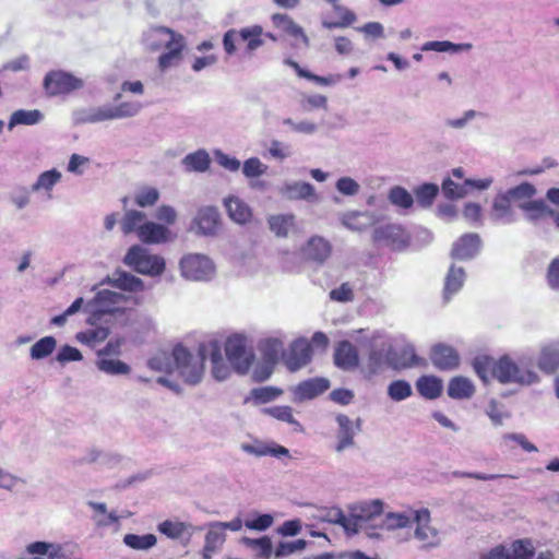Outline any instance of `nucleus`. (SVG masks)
<instances>
[{
    "label": "nucleus",
    "mask_w": 559,
    "mask_h": 559,
    "mask_svg": "<svg viewBox=\"0 0 559 559\" xmlns=\"http://www.w3.org/2000/svg\"><path fill=\"white\" fill-rule=\"evenodd\" d=\"M280 193L290 201L302 200L313 203L320 199L316 188L310 182L305 181H285L280 188Z\"/></svg>",
    "instance_id": "obj_16"
},
{
    "label": "nucleus",
    "mask_w": 559,
    "mask_h": 559,
    "mask_svg": "<svg viewBox=\"0 0 559 559\" xmlns=\"http://www.w3.org/2000/svg\"><path fill=\"white\" fill-rule=\"evenodd\" d=\"M222 522L219 521L210 522L205 525L206 534L201 551L203 559H212L214 554L221 551L226 540V533L222 530Z\"/></svg>",
    "instance_id": "obj_19"
},
{
    "label": "nucleus",
    "mask_w": 559,
    "mask_h": 559,
    "mask_svg": "<svg viewBox=\"0 0 559 559\" xmlns=\"http://www.w3.org/2000/svg\"><path fill=\"white\" fill-rule=\"evenodd\" d=\"M419 394L428 400H435L442 392V381L433 376H423L416 381Z\"/></svg>",
    "instance_id": "obj_43"
},
{
    "label": "nucleus",
    "mask_w": 559,
    "mask_h": 559,
    "mask_svg": "<svg viewBox=\"0 0 559 559\" xmlns=\"http://www.w3.org/2000/svg\"><path fill=\"white\" fill-rule=\"evenodd\" d=\"M330 388V381L326 378H312L301 381L294 389V401L304 402L312 400Z\"/></svg>",
    "instance_id": "obj_22"
},
{
    "label": "nucleus",
    "mask_w": 559,
    "mask_h": 559,
    "mask_svg": "<svg viewBox=\"0 0 559 559\" xmlns=\"http://www.w3.org/2000/svg\"><path fill=\"white\" fill-rule=\"evenodd\" d=\"M311 345L307 340L300 338L295 341L285 357L286 367L295 372L305 367L311 360Z\"/></svg>",
    "instance_id": "obj_20"
},
{
    "label": "nucleus",
    "mask_w": 559,
    "mask_h": 559,
    "mask_svg": "<svg viewBox=\"0 0 559 559\" xmlns=\"http://www.w3.org/2000/svg\"><path fill=\"white\" fill-rule=\"evenodd\" d=\"M260 349L264 360L277 364L284 352V343L280 338H266L261 343Z\"/></svg>",
    "instance_id": "obj_55"
},
{
    "label": "nucleus",
    "mask_w": 559,
    "mask_h": 559,
    "mask_svg": "<svg viewBox=\"0 0 559 559\" xmlns=\"http://www.w3.org/2000/svg\"><path fill=\"white\" fill-rule=\"evenodd\" d=\"M225 353L228 362L239 374H246L254 360L253 349L248 346L247 338L239 334L226 340Z\"/></svg>",
    "instance_id": "obj_8"
},
{
    "label": "nucleus",
    "mask_w": 559,
    "mask_h": 559,
    "mask_svg": "<svg viewBox=\"0 0 559 559\" xmlns=\"http://www.w3.org/2000/svg\"><path fill=\"white\" fill-rule=\"evenodd\" d=\"M159 200V191L153 187H143L134 194V203L140 207H150Z\"/></svg>",
    "instance_id": "obj_60"
},
{
    "label": "nucleus",
    "mask_w": 559,
    "mask_h": 559,
    "mask_svg": "<svg viewBox=\"0 0 559 559\" xmlns=\"http://www.w3.org/2000/svg\"><path fill=\"white\" fill-rule=\"evenodd\" d=\"M497 366V359L489 356H477L473 361V368L476 374L487 383L491 379H495V369Z\"/></svg>",
    "instance_id": "obj_47"
},
{
    "label": "nucleus",
    "mask_w": 559,
    "mask_h": 559,
    "mask_svg": "<svg viewBox=\"0 0 559 559\" xmlns=\"http://www.w3.org/2000/svg\"><path fill=\"white\" fill-rule=\"evenodd\" d=\"M123 544L131 549L146 551L157 544V538L154 534H126L123 536Z\"/></svg>",
    "instance_id": "obj_49"
},
{
    "label": "nucleus",
    "mask_w": 559,
    "mask_h": 559,
    "mask_svg": "<svg viewBox=\"0 0 559 559\" xmlns=\"http://www.w3.org/2000/svg\"><path fill=\"white\" fill-rule=\"evenodd\" d=\"M372 240L379 246H385L393 250H401L408 243V236L404 228L396 224H386L377 227L372 233Z\"/></svg>",
    "instance_id": "obj_13"
},
{
    "label": "nucleus",
    "mask_w": 559,
    "mask_h": 559,
    "mask_svg": "<svg viewBox=\"0 0 559 559\" xmlns=\"http://www.w3.org/2000/svg\"><path fill=\"white\" fill-rule=\"evenodd\" d=\"M142 109L139 102H123L118 105L106 104L98 107H91L75 114L79 123H97L107 120H117L136 116Z\"/></svg>",
    "instance_id": "obj_5"
},
{
    "label": "nucleus",
    "mask_w": 559,
    "mask_h": 559,
    "mask_svg": "<svg viewBox=\"0 0 559 559\" xmlns=\"http://www.w3.org/2000/svg\"><path fill=\"white\" fill-rule=\"evenodd\" d=\"M474 392L475 386L473 382L465 377H455L448 385V395L454 400L469 399Z\"/></svg>",
    "instance_id": "obj_42"
},
{
    "label": "nucleus",
    "mask_w": 559,
    "mask_h": 559,
    "mask_svg": "<svg viewBox=\"0 0 559 559\" xmlns=\"http://www.w3.org/2000/svg\"><path fill=\"white\" fill-rule=\"evenodd\" d=\"M430 359L441 370H452L459 366L460 356L457 352L445 344H436L431 348Z\"/></svg>",
    "instance_id": "obj_24"
},
{
    "label": "nucleus",
    "mask_w": 559,
    "mask_h": 559,
    "mask_svg": "<svg viewBox=\"0 0 559 559\" xmlns=\"http://www.w3.org/2000/svg\"><path fill=\"white\" fill-rule=\"evenodd\" d=\"M180 271L189 281H209L213 277L215 267L206 255L192 253L180 260Z\"/></svg>",
    "instance_id": "obj_10"
},
{
    "label": "nucleus",
    "mask_w": 559,
    "mask_h": 559,
    "mask_svg": "<svg viewBox=\"0 0 559 559\" xmlns=\"http://www.w3.org/2000/svg\"><path fill=\"white\" fill-rule=\"evenodd\" d=\"M335 189L345 197H355L360 191V185L352 177H341L335 182Z\"/></svg>",
    "instance_id": "obj_63"
},
{
    "label": "nucleus",
    "mask_w": 559,
    "mask_h": 559,
    "mask_svg": "<svg viewBox=\"0 0 559 559\" xmlns=\"http://www.w3.org/2000/svg\"><path fill=\"white\" fill-rule=\"evenodd\" d=\"M207 356L212 362L213 377L217 381L226 380L230 374V367L223 357L219 342L215 340L201 343L197 356H192L182 345H176L170 356L160 354L151 358L148 367L156 371L177 372L187 384L195 385L203 377Z\"/></svg>",
    "instance_id": "obj_1"
},
{
    "label": "nucleus",
    "mask_w": 559,
    "mask_h": 559,
    "mask_svg": "<svg viewBox=\"0 0 559 559\" xmlns=\"http://www.w3.org/2000/svg\"><path fill=\"white\" fill-rule=\"evenodd\" d=\"M108 282L112 286L127 292H141L144 289L141 278L122 271L114 273L111 277H108Z\"/></svg>",
    "instance_id": "obj_39"
},
{
    "label": "nucleus",
    "mask_w": 559,
    "mask_h": 559,
    "mask_svg": "<svg viewBox=\"0 0 559 559\" xmlns=\"http://www.w3.org/2000/svg\"><path fill=\"white\" fill-rule=\"evenodd\" d=\"M157 530L170 539H180L185 536L189 539L194 533V526L192 524L171 520L160 522L157 525Z\"/></svg>",
    "instance_id": "obj_30"
},
{
    "label": "nucleus",
    "mask_w": 559,
    "mask_h": 559,
    "mask_svg": "<svg viewBox=\"0 0 559 559\" xmlns=\"http://www.w3.org/2000/svg\"><path fill=\"white\" fill-rule=\"evenodd\" d=\"M510 559H532L535 548L530 539H520L507 548Z\"/></svg>",
    "instance_id": "obj_57"
},
{
    "label": "nucleus",
    "mask_w": 559,
    "mask_h": 559,
    "mask_svg": "<svg viewBox=\"0 0 559 559\" xmlns=\"http://www.w3.org/2000/svg\"><path fill=\"white\" fill-rule=\"evenodd\" d=\"M384 502L380 499L366 500L347 506V525L345 526V534L347 536L357 535L360 531H365L369 537H379V534L371 531L379 525L377 520L383 513Z\"/></svg>",
    "instance_id": "obj_3"
},
{
    "label": "nucleus",
    "mask_w": 559,
    "mask_h": 559,
    "mask_svg": "<svg viewBox=\"0 0 559 559\" xmlns=\"http://www.w3.org/2000/svg\"><path fill=\"white\" fill-rule=\"evenodd\" d=\"M147 221L146 214L140 210H124L123 216L120 221V228L124 235L140 233L142 226Z\"/></svg>",
    "instance_id": "obj_36"
},
{
    "label": "nucleus",
    "mask_w": 559,
    "mask_h": 559,
    "mask_svg": "<svg viewBox=\"0 0 559 559\" xmlns=\"http://www.w3.org/2000/svg\"><path fill=\"white\" fill-rule=\"evenodd\" d=\"M26 550L31 555H46L49 559H61L67 557L66 547L60 544L35 542L29 544Z\"/></svg>",
    "instance_id": "obj_41"
},
{
    "label": "nucleus",
    "mask_w": 559,
    "mask_h": 559,
    "mask_svg": "<svg viewBox=\"0 0 559 559\" xmlns=\"http://www.w3.org/2000/svg\"><path fill=\"white\" fill-rule=\"evenodd\" d=\"M514 206L523 210L537 194L536 187L531 182H521L510 189L503 190Z\"/></svg>",
    "instance_id": "obj_28"
},
{
    "label": "nucleus",
    "mask_w": 559,
    "mask_h": 559,
    "mask_svg": "<svg viewBox=\"0 0 559 559\" xmlns=\"http://www.w3.org/2000/svg\"><path fill=\"white\" fill-rule=\"evenodd\" d=\"M96 367L102 372L110 376H124L131 372V368L128 364L114 358H99L96 361Z\"/></svg>",
    "instance_id": "obj_50"
},
{
    "label": "nucleus",
    "mask_w": 559,
    "mask_h": 559,
    "mask_svg": "<svg viewBox=\"0 0 559 559\" xmlns=\"http://www.w3.org/2000/svg\"><path fill=\"white\" fill-rule=\"evenodd\" d=\"M123 262L138 273L151 276H158L165 270V260L157 254H151L140 245H134L128 250Z\"/></svg>",
    "instance_id": "obj_7"
},
{
    "label": "nucleus",
    "mask_w": 559,
    "mask_h": 559,
    "mask_svg": "<svg viewBox=\"0 0 559 559\" xmlns=\"http://www.w3.org/2000/svg\"><path fill=\"white\" fill-rule=\"evenodd\" d=\"M414 511L415 510L405 512H389L384 515L379 525H372V527H378L385 531H395L408 527L413 523Z\"/></svg>",
    "instance_id": "obj_31"
},
{
    "label": "nucleus",
    "mask_w": 559,
    "mask_h": 559,
    "mask_svg": "<svg viewBox=\"0 0 559 559\" xmlns=\"http://www.w3.org/2000/svg\"><path fill=\"white\" fill-rule=\"evenodd\" d=\"M317 519L323 522H328L330 524H337L342 526L344 530L345 526L347 525V516L338 507L320 509Z\"/></svg>",
    "instance_id": "obj_59"
},
{
    "label": "nucleus",
    "mask_w": 559,
    "mask_h": 559,
    "mask_svg": "<svg viewBox=\"0 0 559 559\" xmlns=\"http://www.w3.org/2000/svg\"><path fill=\"white\" fill-rule=\"evenodd\" d=\"M549 210L550 207L544 200L533 199L522 211L525 213L527 221L531 223H537L544 215H549Z\"/></svg>",
    "instance_id": "obj_58"
},
{
    "label": "nucleus",
    "mask_w": 559,
    "mask_h": 559,
    "mask_svg": "<svg viewBox=\"0 0 559 559\" xmlns=\"http://www.w3.org/2000/svg\"><path fill=\"white\" fill-rule=\"evenodd\" d=\"M129 297L121 293L112 292L109 289L99 290L95 298L86 304L85 311L98 314H112L116 312L123 311Z\"/></svg>",
    "instance_id": "obj_9"
},
{
    "label": "nucleus",
    "mask_w": 559,
    "mask_h": 559,
    "mask_svg": "<svg viewBox=\"0 0 559 559\" xmlns=\"http://www.w3.org/2000/svg\"><path fill=\"white\" fill-rule=\"evenodd\" d=\"M337 423L336 443L334 450L337 453L354 448L356 445L355 437L357 436L354 429V421L345 414H337L335 417Z\"/></svg>",
    "instance_id": "obj_18"
},
{
    "label": "nucleus",
    "mask_w": 559,
    "mask_h": 559,
    "mask_svg": "<svg viewBox=\"0 0 559 559\" xmlns=\"http://www.w3.org/2000/svg\"><path fill=\"white\" fill-rule=\"evenodd\" d=\"M430 511L426 508L415 510L413 523L416 524L414 536L424 544L425 548H435L440 545L439 531L431 526Z\"/></svg>",
    "instance_id": "obj_12"
},
{
    "label": "nucleus",
    "mask_w": 559,
    "mask_h": 559,
    "mask_svg": "<svg viewBox=\"0 0 559 559\" xmlns=\"http://www.w3.org/2000/svg\"><path fill=\"white\" fill-rule=\"evenodd\" d=\"M43 84L48 96L69 94L84 85L83 80L60 70L47 73Z\"/></svg>",
    "instance_id": "obj_11"
},
{
    "label": "nucleus",
    "mask_w": 559,
    "mask_h": 559,
    "mask_svg": "<svg viewBox=\"0 0 559 559\" xmlns=\"http://www.w3.org/2000/svg\"><path fill=\"white\" fill-rule=\"evenodd\" d=\"M263 413L272 416L273 418L285 421L294 427L295 431L301 432L304 430L301 424L295 419L293 408L290 406H273L264 408Z\"/></svg>",
    "instance_id": "obj_51"
},
{
    "label": "nucleus",
    "mask_w": 559,
    "mask_h": 559,
    "mask_svg": "<svg viewBox=\"0 0 559 559\" xmlns=\"http://www.w3.org/2000/svg\"><path fill=\"white\" fill-rule=\"evenodd\" d=\"M464 281V269L451 265L444 280L443 299L445 302L462 288Z\"/></svg>",
    "instance_id": "obj_35"
},
{
    "label": "nucleus",
    "mask_w": 559,
    "mask_h": 559,
    "mask_svg": "<svg viewBox=\"0 0 559 559\" xmlns=\"http://www.w3.org/2000/svg\"><path fill=\"white\" fill-rule=\"evenodd\" d=\"M228 216L238 224H246L252 214L249 205L238 197H228L224 200Z\"/></svg>",
    "instance_id": "obj_29"
},
{
    "label": "nucleus",
    "mask_w": 559,
    "mask_h": 559,
    "mask_svg": "<svg viewBox=\"0 0 559 559\" xmlns=\"http://www.w3.org/2000/svg\"><path fill=\"white\" fill-rule=\"evenodd\" d=\"M57 347V340L53 336H44L32 345L29 356L33 360H41L49 357Z\"/></svg>",
    "instance_id": "obj_46"
},
{
    "label": "nucleus",
    "mask_w": 559,
    "mask_h": 559,
    "mask_svg": "<svg viewBox=\"0 0 559 559\" xmlns=\"http://www.w3.org/2000/svg\"><path fill=\"white\" fill-rule=\"evenodd\" d=\"M138 238L143 243H165L174 240L175 236L171 230L158 223L146 221L145 225L141 227Z\"/></svg>",
    "instance_id": "obj_23"
},
{
    "label": "nucleus",
    "mask_w": 559,
    "mask_h": 559,
    "mask_svg": "<svg viewBox=\"0 0 559 559\" xmlns=\"http://www.w3.org/2000/svg\"><path fill=\"white\" fill-rule=\"evenodd\" d=\"M472 44L463 43V44H453L448 40L442 41H427L423 45V51H438V52H460V51H468L472 49Z\"/></svg>",
    "instance_id": "obj_54"
},
{
    "label": "nucleus",
    "mask_w": 559,
    "mask_h": 559,
    "mask_svg": "<svg viewBox=\"0 0 559 559\" xmlns=\"http://www.w3.org/2000/svg\"><path fill=\"white\" fill-rule=\"evenodd\" d=\"M267 165L263 164L258 157H250L242 165V174L248 179L263 176L267 170Z\"/></svg>",
    "instance_id": "obj_62"
},
{
    "label": "nucleus",
    "mask_w": 559,
    "mask_h": 559,
    "mask_svg": "<svg viewBox=\"0 0 559 559\" xmlns=\"http://www.w3.org/2000/svg\"><path fill=\"white\" fill-rule=\"evenodd\" d=\"M272 21L277 28L287 35L300 39L305 47L309 46V38L302 27L296 24L288 15L277 13L272 16Z\"/></svg>",
    "instance_id": "obj_32"
},
{
    "label": "nucleus",
    "mask_w": 559,
    "mask_h": 559,
    "mask_svg": "<svg viewBox=\"0 0 559 559\" xmlns=\"http://www.w3.org/2000/svg\"><path fill=\"white\" fill-rule=\"evenodd\" d=\"M308 543L305 539L281 540L274 548L275 559H287L288 557L302 552Z\"/></svg>",
    "instance_id": "obj_48"
},
{
    "label": "nucleus",
    "mask_w": 559,
    "mask_h": 559,
    "mask_svg": "<svg viewBox=\"0 0 559 559\" xmlns=\"http://www.w3.org/2000/svg\"><path fill=\"white\" fill-rule=\"evenodd\" d=\"M439 193V187L435 183H424L414 189L417 204L427 209L430 207Z\"/></svg>",
    "instance_id": "obj_53"
},
{
    "label": "nucleus",
    "mask_w": 559,
    "mask_h": 559,
    "mask_svg": "<svg viewBox=\"0 0 559 559\" xmlns=\"http://www.w3.org/2000/svg\"><path fill=\"white\" fill-rule=\"evenodd\" d=\"M44 118V115L38 109H19L15 110L9 120L8 128L12 130L15 126L25 124V126H34L39 123Z\"/></svg>",
    "instance_id": "obj_45"
},
{
    "label": "nucleus",
    "mask_w": 559,
    "mask_h": 559,
    "mask_svg": "<svg viewBox=\"0 0 559 559\" xmlns=\"http://www.w3.org/2000/svg\"><path fill=\"white\" fill-rule=\"evenodd\" d=\"M391 356V345L383 344L381 347H372L367 362L368 377L379 373L383 366L388 364V357Z\"/></svg>",
    "instance_id": "obj_37"
},
{
    "label": "nucleus",
    "mask_w": 559,
    "mask_h": 559,
    "mask_svg": "<svg viewBox=\"0 0 559 559\" xmlns=\"http://www.w3.org/2000/svg\"><path fill=\"white\" fill-rule=\"evenodd\" d=\"M442 193L447 199H461L467 194L465 183L463 186L455 183L451 178H445L442 182Z\"/></svg>",
    "instance_id": "obj_64"
},
{
    "label": "nucleus",
    "mask_w": 559,
    "mask_h": 559,
    "mask_svg": "<svg viewBox=\"0 0 559 559\" xmlns=\"http://www.w3.org/2000/svg\"><path fill=\"white\" fill-rule=\"evenodd\" d=\"M182 166L186 171L205 173L211 165V157L206 150L199 148L198 151L187 154L182 160Z\"/></svg>",
    "instance_id": "obj_34"
},
{
    "label": "nucleus",
    "mask_w": 559,
    "mask_h": 559,
    "mask_svg": "<svg viewBox=\"0 0 559 559\" xmlns=\"http://www.w3.org/2000/svg\"><path fill=\"white\" fill-rule=\"evenodd\" d=\"M335 365L344 370H350L358 365V354L356 348L348 341L340 342L334 353Z\"/></svg>",
    "instance_id": "obj_27"
},
{
    "label": "nucleus",
    "mask_w": 559,
    "mask_h": 559,
    "mask_svg": "<svg viewBox=\"0 0 559 559\" xmlns=\"http://www.w3.org/2000/svg\"><path fill=\"white\" fill-rule=\"evenodd\" d=\"M413 393L411 384L405 380H395L388 386V395L395 402L409 397Z\"/></svg>",
    "instance_id": "obj_61"
},
{
    "label": "nucleus",
    "mask_w": 559,
    "mask_h": 559,
    "mask_svg": "<svg viewBox=\"0 0 559 559\" xmlns=\"http://www.w3.org/2000/svg\"><path fill=\"white\" fill-rule=\"evenodd\" d=\"M240 543L257 558L270 559L272 555H274L273 544L269 536H262L260 538L242 537Z\"/></svg>",
    "instance_id": "obj_33"
},
{
    "label": "nucleus",
    "mask_w": 559,
    "mask_h": 559,
    "mask_svg": "<svg viewBox=\"0 0 559 559\" xmlns=\"http://www.w3.org/2000/svg\"><path fill=\"white\" fill-rule=\"evenodd\" d=\"M489 217L492 222L503 225L516 222L518 214L515 206L503 190H500L493 197Z\"/></svg>",
    "instance_id": "obj_14"
},
{
    "label": "nucleus",
    "mask_w": 559,
    "mask_h": 559,
    "mask_svg": "<svg viewBox=\"0 0 559 559\" xmlns=\"http://www.w3.org/2000/svg\"><path fill=\"white\" fill-rule=\"evenodd\" d=\"M239 39L246 43V51L251 55L264 44L263 28L260 25H252L239 29Z\"/></svg>",
    "instance_id": "obj_40"
},
{
    "label": "nucleus",
    "mask_w": 559,
    "mask_h": 559,
    "mask_svg": "<svg viewBox=\"0 0 559 559\" xmlns=\"http://www.w3.org/2000/svg\"><path fill=\"white\" fill-rule=\"evenodd\" d=\"M495 379L502 384L531 385L539 381L536 372L516 364L509 356L497 359Z\"/></svg>",
    "instance_id": "obj_6"
},
{
    "label": "nucleus",
    "mask_w": 559,
    "mask_h": 559,
    "mask_svg": "<svg viewBox=\"0 0 559 559\" xmlns=\"http://www.w3.org/2000/svg\"><path fill=\"white\" fill-rule=\"evenodd\" d=\"M388 200L392 205L402 210H409L415 202L414 197L401 186H394L389 190Z\"/></svg>",
    "instance_id": "obj_52"
},
{
    "label": "nucleus",
    "mask_w": 559,
    "mask_h": 559,
    "mask_svg": "<svg viewBox=\"0 0 559 559\" xmlns=\"http://www.w3.org/2000/svg\"><path fill=\"white\" fill-rule=\"evenodd\" d=\"M241 450L248 454H252L255 456L271 455L277 459H281L283 456H289V450L275 442H272L270 444L260 441H254L253 443H242Z\"/></svg>",
    "instance_id": "obj_26"
},
{
    "label": "nucleus",
    "mask_w": 559,
    "mask_h": 559,
    "mask_svg": "<svg viewBox=\"0 0 559 559\" xmlns=\"http://www.w3.org/2000/svg\"><path fill=\"white\" fill-rule=\"evenodd\" d=\"M221 227V216L215 206L199 209L192 221V229L203 236H215Z\"/></svg>",
    "instance_id": "obj_15"
},
{
    "label": "nucleus",
    "mask_w": 559,
    "mask_h": 559,
    "mask_svg": "<svg viewBox=\"0 0 559 559\" xmlns=\"http://www.w3.org/2000/svg\"><path fill=\"white\" fill-rule=\"evenodd\" d=\"M331 242L322 236H311L299 249L298 253H286L282 269L288 273H299L302 269L299 260L316 265H323L332 254Z\"/></svg>",
    "instance_id": "obj_4"
},
{
    "label": "nucleus",
    "mask_w": 559,
    "mask_h": 559,
    "mask_svg": "<svg viewBox=\"0 0 559 559\" xmlns=\"http://www.w3.org/2000/svg\"><path fill=\"white\" fill-rule=\"evenodd\" d=\"M269 227L277 237H287L295 226V216L293 214L272 215L267 219Z\"/></svg>",
    "instance_id": "obj_44"
},
{
    "label": "nucleus",
    "mask_w": 559,
    "mask_h": 559,
    "mask_svg": "<svg viewBox=\"0 0 559 559\" xmlns=\"http://www.w3.org/2000/svg\"><path fill=\"white\" fill-rule=\"evenodd\" d=\"M61 173L57 169H51L41 173L36 182L32 186L33 192L47 191L50 192L55 185L61 180Z\"/></svg>",
    "instance_id": "obj_56"
},
{
    "label": "nucleus",
    "mask_w": 559,
    "mask_h": 559,
    "mask_svg": "<svg viewBox=\"0 0 559 559\" xmlns=\"http://www.w3.org/2000/svg\"><path fill=\"white\" fill-rule=\"evenodd\" d=\"M481 247V239L477 234H465L452 246L451 257L457 260H469L475 258Z\"/></svg>",
    "instance_id": "obj_21"
},
{
    "label": "nucleus",
    "mask_w": 559,
    "mask_h": 559,
    "mask_svg": "<svg viewBox=\"0 0 559 559\" xmlns=\"http://www.w3.org/2000/svg\"><path fill=\"white\" fill-rule=\"evenodd\" d=\"M341 224L352 231H364L379 222V216L370 211H347L340 215Z\"/></svg>",
    "instance_id": "obj_17"
},
{
    "label": "nucleus",
    "mask_w": 559,
    "mask_h": 559,
    "mask_svg": "<svg viewBox=\"0 0 559 559\" xmlns=\"http://www.w3.org/2000/svg\"><path fill=\"white\" fill-rule=\"evenodd\" d=\"M144 41L152 51L165 48L167 51L158 58L160 70L165 71L176 66L181 59V52L186 47L185 37L170 28L158 26L145 33Z\"/></svg>",
    "instance_id": "obj_2"
},
{
    "label": "nucleus",
    "mask_w": 559,
    "mask_h": 559,
    "mask_svg": "<svg viewBox=\"0 0 559 559\" xmlns=\"http://www.w3.org/2000/svg\"><path fill=\"white\" fill-rule=\"evenodd\" d=\"M423 360L416 355L415 347L407 344L399 350L391 347V356L388 357V365L394 369H407L420 365Z\"/></svg>",
    "instance_id": "obj_25"
},
{
    "label": "nucleus",
    "mask_w": 559,
    "mask_h": 559,
    "mask_svg": "<svg viewBox=\"0 0 559 559\" xmlns=\"http://www.w3.org/2000/svg\"><path fill=\"white\" fill-rule=\"evenodd\" d=\"M538 367L547 373H552L559 368V341L542 349Z\"/></svg>",
    "instance_id": "obj_38"
}]
</instances>
